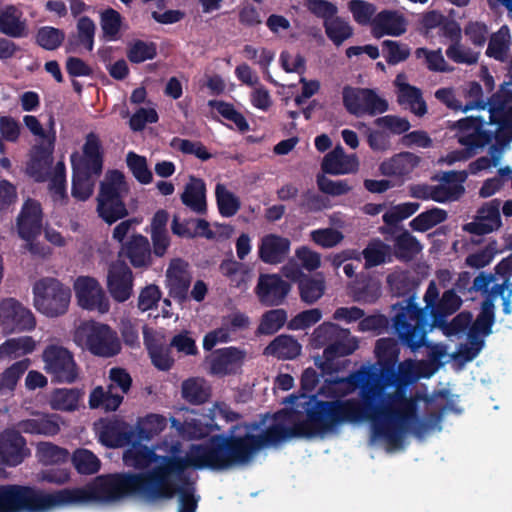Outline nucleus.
Instances as JSON below:
<instances>
[{"label": "nucleus", "instance_id": "57", "mask_svg": "<svg viewBox=\"0 0 512 512\" xmlns=\"http://www.w3.org/2000/svg\"><path fill=\"white\" fill-rule=\"evenodd\" d=\"M488 103V112L493 117L496 113L506 114L508 111L507 105L512 103V87L506 82L502 83L499 90L488 98Z\"/></svg>", "mask_w": 512, "mask_h": 512}, {"label": "nucleus", "instance_id": "47", "mask_svg": "<svg viewBox=\"0 0 512 512\" xmlns=\"http://www.w3.org/2000/svg\"><path fill=\"white\" fill-rule=\"evenodd\" d=\"M123 397L112 390H104L96 387L90 394L89 406L91 408H103L106 411H115L121 404Z\"/></svg>", "mask_w": 512, "mask_h": 512}, {"label": "nucleus", "instance_id": "7", "mask_svg": "<svg viewBox=\"0 0 512 512\" xmlns=\"http://www.w3.org/2000/svg\"><path fill=\"white\" fill-rule=\"evenodd\" d=\"M73 342L82 349L101 357H112L121 349L117 333L107 324L85 321L73 332Z\"/></svg>", "mask_w": 512, "mask_h": 512}, {"label": "nucleus", "instance_id": "9", "mask_svg": "<svg viewBox=\"0 0 512 512\" xmlns=\"http://www.w3.org/2000/svg\"><path fill=\"white\" fill-rule=\"evenodd\" d=\"M36 317L33 312L15 298H5L0 301V325L2 332H30L36 327Z\"/></svg>", "mask_w": 512, "mask_h": 512}, {"label": "nucleus", "instance_id": "25", "mask_svg": "<svg viewBox=\"0 0 512 512\" xmlns=\"http://www.w3.org/2000/svg\"><path fill=\"white\" fill-rule=\"evenodd\" d=\"M191 273L187 262L181 259L171 261L167 272L166 281L171 295L182 299L186 296L191 283Z\"/></svg>", "mask_w": 512, "mask_h": 512}, {"label": "nucleus", "instance_id": "35", "mask_svg": "<svg viewBox=\"0 0 512 512\" xmlns=\"http://www.w3.org/2000/svg\"><path fill=\"white\" fill-rule=\"evenodd\" d=\"M95 31V23L90 18L86 16L80 17L77 22L76 40H69L68 51L76 52L79 46L84 47L87 51H92Z\"/></svg>", "mask_w": 512, "mask_h": 512}, {"label": "nucleus", "instance_id": "37", "mask_svg": "<svg viewBox=\"0 0 512 512\" xmlns=\"http://www.w3.org/2000/svg\"><path fill=\"white\" fill-rule=\"evenodd\" d=\"M100 26L105 41H117L121 38L123 19L119 12L107 8L100 13Z\"/></svg>", "mask_w": 512, "mask_h": 512}, {"label": "nucleus", "instance_id": "53", "mask_svg": "<svg viewBox=\"0 0 512 512\" xmlns=\"http://www.w3.org/2000/svg\"><path fill=\"white\" fill-rule=\"evenodd\" d=\"M49 192L55 203L64 204L67 200V193L65 187V165L63 162H58L53 167L52 176L49 177Z\"/></svg>", "mask_w": 512, "mask_h": 512}, {"label": "nucleus", "instance_id": "41", "mask_svg": "<svg viewBox=\"0 0 512 512\" xmlns=\"http://www.w3.org/2000/svg\"><path fill=\"white\" fill-rule=\"evenodd\" d=\"M23 123L26 128L37 138L35 145H46L51 139V144H55L56 131L53 115L49 116L48 129H45L40 121L33 115H25Z\"/></svg>", "mask_w": 512, "mask_h": 512}, {"label": "nucleus", "instance_id": "55", "mask_svg": "<svg viewBox=\"0 0 512 512\" xmlns=\"http://www.w3.org/2000/svg\"><path fill=\"white\" fill-rule=\"evenodd\" d=\"M167 426L164 416L150 414L141 419L138 423V434L142 439H151L161 433Z\"/></svg>", "mask_w": 512, "mask_h": 512}, {"label": "nucleus", "instance_id": "24", "mask_svg": "<svg viewBox=\"0 0 512 512\" xmlns=\"http://www.w3.org/2000/svg\"><path fill=\"white\" fill-rule=\"evenodd\" d=\"M64 424L62 417L57 414L38 413L32 418L20 421L17 426L24 433L54 436Z\"/></svg>", "mask_w": 512, "mask_h": 512}, {"label": "nucleus", "instance_id": "42", "mask_svg": "<svg viewBox=\"0 0 512 512\" xmlns=\"http://www.w3.org/2000/svg\"><path fill=\"white\" fill-rule=\"evenodd\" d=\"M488 124L498 126L497 131L493 132V139L497 144L500 147L508 145L512 141V105L508 106L506 114L496 113L494 117L489 114Z\"/></svg>", "mask_w": 512, "mask_h": 512}, {"label": "nucleus", "instance_id": "12", "mask_svg": "<svg viewBox=\"0 0 512 512\" xmlns=\"http://www.w3.org/2000/svg\"><path fill=\"white\" fill-rule=\"evenodd\" d=\"M73 287L80 307L102 314L109 311V300L98 280L90 276H79Z\"/></svg>", "mask_w": 512, "mask_h": 512}, {"label": "nucleus", "instance_id": "58", "mask_svg": "<svg viewBox=\"0 0 512 512\" xmlns=\"http://www.w3.org/2000/svg\"><path fill=\"white\" fill-rule=\"evenodd\" d=\"M479 52L464 46L461 41L451 43L446 49V56L449 60L457 64L473 65L478 62Z\"/></svg>", "mask_w": 512, "mask_h": 512}, {"label": "nucleus", "instance_id": "2", "mask_svg": "<svg viewBox=\"0 0 512 512\" xmlns=\"http://www.w3.org/2000/svg\"><path fill=\"white\" fill-rule=\"evenodd\" d=\"M174 447L178 442L164 441L157 449L165 455H158L146 446L133 445L123 459L128 466L145 470L143 473L99 477L85 489L45 493L17 485L0 486V512H48L72 504L113 502L128 495L149 502L171 498L175 492L173 478L185 471L176 468Z\"/></svg>", "mask_w": 512, "mask_h": 512}, {"label": "nucleus", "instance_id": "54", "mask_svg": "<svg viewBox=\"0 0 512 512\" xmlns=\"http://www.w3.org/2000/svg\"><path fill=\"white\" fill-rule=\"evenodd\" d=\"M72 462L81 474H94L100 469V460L87 449H78L73 453Z\"/></svg>", "mask_w": 512, "mask_h": 512}, {"label": "nucleus", "instance_id": "62", "mask_svg": "<svg viewBox=\"0 0 512 512\" xmlns=\"http://www.w3.org/2000/svg\"><path fill=\"white\" fill-rule=\"evenodd\" d=\"M127 165L134 177L142 184H148L152 180V173L148 169L145 157L129 152L126 158Z\"/></svg>", "mask_w": 512, "mask_h": 512}, {"label": "nucleus", "instance_id": "50", "mask_svg": "<svg viewBox=\"0 0 512 512\" xmlns=\"http://www.w3.org/2000/svg\"><path fill=\"white\" fill-rule=\"evenodd\" d=\"M99 441L107 447H120L124 445L125 438L120 432V426L114 422L100 421L95 424Z\"/></svg>", "mask_w": 512, "mask_h": 512}, {"label": "nucleus", "instance_id": "11", "mask_svg": "<svg viewBox=\"0 0 512 512\" xmlns=\"http://www.w3.org/2000/svg\"><path fill=\"white\" fill-rule=\"evenodd\" d=\"M44 370L58 382L71 383L77 378V368L72 353L63 346L50 344L42 353Z\"/></svg>", "mask_w": 512, "mask_h": 512}, {"label": "nucleus", "instance_id": "61", "mask_svg": "<svg viewBox=\"0 0 512 512\" xmlns=\"http://www.w3.org/2000/svg\"><path fill=\"white\" fill-rule=\"evenodd\" d=\"M287 320V314L282 309H275L266 312L258 327L261 334H273L283 327Z\"/></svg>", "mask_w": 512, "mask_h": 512}, {"label": "nucleus", "instance_id": "18", "mask_svg": "<svg viewBox=\"0 0 512 512\" xmlns=\"http://www.w3.org/2000/svg\"><path fill=\"white\" fill-rule=\"evenodd\" d=\"M500 207V199H492L484 203L478 209L474 220L464 225V230L478 236L498 230L502 225Z\"/></svg>", "mask_w": 512, "mask_h": 512}, {"label": "nucleus", "instance_id": "40", "mask_svg": "<svg viewBox=\"0 0 512 512\" xmlns=\"http://www.w3.org/2000/svg\"><path fill=\"white\" fill-rule=\"evenodd\" d=\"M510 44L509 28L504 25L497 32L491 34L486 55L498 61H505L508 56Z\"/></svg>", "mask_w": 512, "mask_h": 512}, {"label": "nucleus", "instance_id": "29", "mask_svg": "<svg viewBox=\"0 0 512 512\" xmlns=\"http://www.w3.org/2000/svg\"><path fill=\"white\" fill-rule=\"evenodd\" d=\"M462 305V299L454 289L445 291L440 300L428 312L431 325L435 327L444 323V319L454 314Z\"/></svg>", "mask_w": 512, "mask_h": 512}, {"label": "nucleus", "instance_id": "38", "mask_svg": "<svg viewBox=\"0 0 512 512\" xmlns=\"http://www.w3.org/2000/svg\"><path fill=\"white\" fill-rule=\"evenodd\" d=\"M419 208L418 202H405L386 210V235L393 234L394 230H400L398 224L415 214Z\"/></svg>", "mask_w": 512, "mask_h": 512}, {"label": "nucleus", "instance_id": "43", "mask_svg": "<svg viewBox=\"0 0 512 512\" xmlns=\"http://www.w3.org/2000/svg\"><path fill=\"white\" fill-rule=\"evenodd\" d=\"M420 157L412 152H401L386 162V175H408L420 163Z\"/></svg>", "mask_w": 512, "mask_h": 512}, {"label": "nucleus", "instance_id": "23", "mask_svg": "<svg viewBox=\"0 0 512 512\" xmlns=\"http://www.w3.org/2000/svg\"><path fill=\"white\" fill-rule=\"evenodd\" d=\"M322 170L331 175H346L356 173L359 160L355 154H346L341 146H336L325 155L321 164Z\"/></svg>", "mask_w": 512, "mask_h": 512}, {"label": "nucleus", "instance_id": "31", "mask_svg": "<svg viewBox=\"0 0 512 512\" xmlns=\"http://www.w3.org/2000/svg\"><path fill=\"white\" fill-rule=\"evenodd\" d=\"M184 205L193 212L203 214L206 212V187L201 179L191 177L181 195Z\"/></svg>", "mask_w": 512, "mask_h": 512}, {"label": "nucleus", "instance_id": "10", "mask_svg": "<svg viewBox=\"0 0 512 512\" xmlns=\"http://www.w3.org/2000/svg\"><path fill=\"white\" fill-rule=\"evenodd\" d=\"M41 209L38 202L28 200L17 218V230L20 238L25 242V248L37 256H46L49 249L34 243V239L41 232Z\"/></svg>", "mask_w": 512, "mask_h": 512}, {"label": "nucleus", "instance_id": "49", "mask_svg": "<svg viewBox=\"0 0 512 512\" xmlns=\"http://www.w3.org/2000/svg\"><path fill=\"white\" fill-rule=\"evenodd\" d=\"M327 37L337 46L353 35V28L345 19L338 17L337 14L326 21L324 25Z\"/></svg>", "mask_w": 512, "mask_h": 512}, {"label": "nucleus", "instance_id": "21", "mask_svg": "<svg viewBox=\"0 0 512 512\" xmlns=\"http://www.w3.org/2000/svg\"><path fill=\"white\" fill-rule=\"evenodd\" d=\"M290 286L276 274H261L255 288L259 301L266 306L280 305Z\"/></svg>", "mask_w": 512, "mask_h": 512}, {"label": "nucleus", "instance_id": "13", "mask_svg": "<svg viewBox=\"0 0 512 512\" xmlns=\"http://www.w3.org/2000/svg\"><path fill=\"white\" fill-rule=\"evenodd\" d=\"M343 102L347 110L354 115H375L382 111L383 100L373 89L345 87Z\"/></svg>", "mask_w": 512, "mask_h": 512}, {"label": "nucleus", "instance_id": "34", "mask_svg": "<svg viewBox=\"0 0 512 512\" xmlns=\"http://www.w3.org/2000/svg\"><path fill=\"white\" fill-rule=\"evenodd\" d=\"M83 393L75 388L54 390L49 397V405L53 410L73 412L79 408Z\"/></svg>", "mask_w": 512, "mask_h": 512}, {"label": "nucleus", "instance_id": "26", "mask_svg": "<svg viewBox=\"0 0 512 512\" xmlns=\"http://www.w3.org/2000/svg\"><path fill=\"white\" fill-rule=\"evenodd\" d=\"M0 32L14 38L27 36V21L19 8L6 6L0 11Z\"/></svg>", "mask_w": 512, "mask_h": 512}, {"label": "nucleus", "instance_id": "22", "mask_svg": "<svg viewBox=\"0 0 512 512\" xmlns=\"http://www.w3.org/2000/svg\"><path fill=\"white\" fill-rule=\"evenodd\" d=\"M290 247L288 238L275 233L265 234L258 243V257L266 264H280L288 256Z\"/></svg>", "mask_w": 512, "mask_h": 512}, {"label": "nucleus", "instance_id": "44", "mask_svg": "<svg viewBox=\"0 0 512 512\" xmlns=\"http://www.w3.org/2000/svg\"><path fill=\"white\" fill-rule=\"evenodd\" d=\"M447 217L448 214L444 209L433 207L418 214L410 221L409 226L413 231L426 232L434 226L444 222Z\"/></svg>", "mask_w": 512, "mask_h": 512}, {"label": "nucleus", "instance_id": "19", "mask_svg": "<svg viewBox=\"0 0 512 512\" xmlns=\"http://www.w3.org/2000/svg\"><path fill=\"white\" fill-rule=\"evenodd\" d=\"M30 455L25 439L14 429L0 433V461L7 466H17Z\"/></svg>", "mask_w": 512, "mask_h": 512}, {"label": "nucleus", "instance_id": "56", "mask_svg": "<svg viewBox=\"0 0 512 512\" xmlns=\"http://www.w3.org/2000/svg\"><path fill=\"white\" fill-rule=\"evenodd\" d=\"M416 58H424L427 68L433 72H452L453 67L445 61L440 49L430 51L427 48L420 47L415 50Z\"/></svg>", "mask_w": 512, "mask_h": 512}, {"label": "nucleus", "instance_id": "46", "mask_svg": "<svg viewBox=\"0 0 512 512\" xmlns=\"http://www.w3.org/2000/svg\"><path fill=\"white\" fill-rule=\"evenodd\" d=\"M495 306L491 298H485L481 303V310L475 321L469 328L473 332L488 336L492 332V326L495 322Z\"/></svg>", "mask_w": 512, "mask_h": 512}, {"label": "nucleus", "instance_id": "45", "mask_svg": "<svg viewBox=\"0 0 512 512\" xmlns=\"http://www.w3.org/2000/svg\"><path fill=\"white\" fill-rule=\"evenodd\" d=\"M30 364L31 361L25 358L13 363L11 366L6 368L0 375V393H11L17 386L19 379L28 369Z\"/></svg>", "mask_w": 512, "mask_h": 512}, {"label": "nucleus", "instance_id": "27", "mask_svg": "<svg viewBox=\"0 0 512 512\" xmlns=\"http://www.w3.org/2000/svg\"><path fill=\"white\" fill-rule=\"evenodd\" d=\"M400 76L397 77V101L401 106L409 110L418 117L427 113V104L423 98L422 91L408 83H399Z\"/></svg>", "mask_w": 512, "mask_h": 512}, {"label": "nucleus", "instance_id": "6", "mask_svg": "<svg viewBox=\"0 0 512 512\" xmlns=\"http://www.w3.org/2000/svg\"><path fill=\"white\" fill-rule=\"evenodd\" d=\"M311 345L317 349L326 346L323 352L325 362L315 358V364L323 370L329 368L328 362L334 358L349 355L358 347L356 339L350 336L348 330L331 322H324L313 331Z\"/></svg>", "mask_w": 512, "mask_h": 512}, {"label": "nucleus", "instance_id": "51", "mask_svg": "<svg viewBox=\"0 0 512 512\" xmlns=\"http://www.w3.org/2000/svg\"><path fill=\"white\" fill-rule=\"evenodd\" d=\"M182 395L191 403H202L208 399L210 387L203 379H188L182 384Z\"/></svg>", "mask_w": 512, "mask_h": 512}, {"label": "nucleus", "instance_id": "32", "mask_svg": "<svg viewBox=\"0 0 512 512\" xmlns=\"http://www.w3.org/2000/svg\"><path fill=\"white\" fill-rule=\"evenodd\" d=\"M302 346L291 335L277 336L264 350V354L278 359H294L300 355Z\"/></svg>", "mask_w": 512, "mask_h": 512}, {"label": "nucleus", "instance_id": "39", "mask_svg": "<svg viewBox=\"0 0 512 512\" xmlns=\"http://www.w3.org/2000/svg\"><path fill=\"white\" fill-rule=\"evenodd\" d=\"M493 140V132L485 130L484 127L478 128L477 131L463 135H458V142L466 150L465 157H473L477 154L478 149H482Z\"/></svg>", "mask_w": 512, "mask_h": 512}, {"label": "nucleus", "instance_id": "16", "mask_svg": "<svg viewBox=\"0 0 512 512\" xmlns=\"http://www.w3.org/2000/svg\"><path fill=\"white\" fill-rule=\"evenodd\" d=\"M449 397L450 394L445 398L447 400L446 404L439 407L436 411L429 412L424 418H420L417 411L415 413V419L405 423L403 426V447L405 446V437L408 433L413 434L417 438H422L435 428L441 429L440 424L447 411L460 412V410L456 408L454 400L449 399Z\"/></svg>", "mask_w": 512, "mask_h": 512}, {"label": "nucleus", "instance_id": "17", "mask_svg": "<svg viewBox=\"0 0 512 512\" xmlns=\"http://www.w3.org/2000/svg\"><path fill=\"white\" fill-rule=\"evenodd\" d=\"M103 148L100 139L93 133L86 137L82 153L71 155L72 169L83 168V171L101 174L103 169Z\"/></svg>", "mask_w": 512, "mask_h": 512}, {"label": "nucleus", "instance_id": "14", "mask_svg": "<svg viewBox=\"0 0 512 512\" xmlns=\"http://www.w3.org/2000/svg\"><path fill=\"white\" fill-rule=\"evenodd\" d=\"M106 286L111 297L117 302H125L131 297L133 274L123 261L117 260L109 265Z\"/></svg>", "mask_w": 512, "mask_h": 512}, {"label": "nucleus", "instance_id": "30", "mask_svg": "<svg viewBox=\"0 0 512 512\" xmlns=\"http://www.w3.org/2000/svg\"><path fill=\"white\" fill-rule=\"evenodd\" d=\"M401 233L394 237L393 255L402 262L412 261L422 250L418 239L400 226Z\"/></svg>", "mask_w": 512, "mask_h": 512}, {"label": "nucleus", "instance_id": "1", "mask_svg": "<svg viewBox=\"0 0 512 512\" xmlns=\"http://www.w3.org/2000/svg\"><path fill=\"white\" fill-rule=\"evenodd\" d=\"M356 390H359L360 401L347 399L313 405L312 399L305 401V420H301L298 412L283 410L265 418L266 430L256 424H239L231 428L228 436H213L204 444H192L182 449L178 442V447L172 450L176 455V468L228 469L248 463L263 447L276 446L296 436L324 437L346 423H368L369 445H381L384 440V366L380 362L363 365L332 386V391L339 397Z\"/></svg>", "mask_w": 512, "mask_h": 512}, {"label": "nucleus", "instance_id": "4", "mask_svg": "<svg viewBox=\"0 0 512 512\" xmlns=\"http://www.w3.org/2000/svg\"><path fill=\"white\" fill-rule=\"evenodd\" d=\"M386 283L391 292L390 314L394 333L403 345L415 353L424 343L430 315L415 302V284L407 274H390Z\"/></svg>", "mask_w": 512, "mask_h": 512}, {"label": "nucleus", "instance_id": "20", "mask_svg": "<svg viewBox=\"0 0 512 512\" xmlns=\"http://www.w3.org/2000/svg\"><path fill=\"white\" fill-rule=\"evenodd\" d=\"M55 144L51 139L46 145H34L26 165V173L35 181L43 182L52 176L53 152Z\"/></svg>", "mask_w": 512, "mask_h": 512}, {"label": "nucleus", "instance_id": "15", "mask_svg": "<svg viewBox=\"0 0 512 512\" xmlns=\"http://www.w3.org/2000/svg\"><path fill=\"white\" fill-rule=\"evenodd\" d=\"M247 352L238 347H226L213 352L208 358L209 372L216 376L236 374L247 359Z\"/></svg>", "mask_w": 512, "mask_h": 512}, {"label": "nucleus", "instance_id": "64", "mask_svg": "<svg viewBox=\"0 0 512 512\" xmlns=\"http://www.w3.org/2000/svg\"><path fill=\"white\" fill-rule=\"evenodd\" d=\"M348 9L353 19L361 25L370 23L376 13L375 6L365 0H350Z\"/></svg>", "mask_w": 512, "mask_h": 512}, {"label": "nucleus", "instance_id": "59", "mask_svg": "<svg viewBox=\"0 0 512 512\" xmlns=\"http://www.w3.org/2000/svg\"><path fill=\"white\" fill-rule=\"evenodd\" d=\"M310 238L322 248H333L343 241L344 235L341 231L329 227L311 231Z\"/></svg>", "mask_w": 512, "mask_h": 512}, {"label": "nucleus", "instance_id": "36", "mask_svg": "<svg viewBox=\"0 0 512 512\" xmlns=\"http://www.w3.org/2000/svg\"><path fill=\"white\" fill-rule=\"evenodd\" d=\"M99 174L83 171V168L73 169L72 196L79 200H87L94 191L95 181Z\"/></svg>", "mask_w": 512, "mask_h": 512}, {"label": "nucleus", "instance_id": "33", "mask_svg": "<svg viewBox=\"0 0 512 512\" xmlns=\"http://www.w3.org/2000/svg\"><path fill=\"white\" fill-rule=\"evenodd\" d=\"M125 253L130 263L135 268L147 267L151 263L150 244L146 237L135 235L125 248Z\"/></svg>", "mask_w": 512, "mask_h": 512}, {"label": "nucleus", "instance_id": "48", "mask_svg": "<svg viewBox=\"0 0 512 512\" xmlns=\"http://www.w3.org/2000/svg\"><path fill=\"white\" fill-rule=\"evenodd\" d=\"M215 196L219 212L222 216L231 217L240 209L239 198L224 184L218 183L216 185Z\"/></svg>", "mask_w": 512, "mask_h": 512}, {"label": "nucleus", "instance_id": "52", "mask_svg": "<svg viewBox=\"0 0 512 512\" xmlns=\"http://www.w3.org/2000/svg\"><path fill=\"white\" fill-rule=\"evenodd\" d=\"M36 457L46 465L65 462L69 457V452L51 442H40L36 448Z\"/></svg>", "mask_w": 512, "mask_h": 512}, {"label": "nucleus", "instance_id": "5", "mask_svg": "<svg viewBox=\"0 0 512 512\" xmlns=\"http://www.w3.org/2000/svg\"><path fill=\"white\" fill-rule=\"evenodd\" d=\"M129 187L123 173L117 170L107 171L100 182L97 196L98 215L108 224H112L128 215L124 203Z\"/></svg>", "mask_w": 512, "mask_h": 512}, {"label": "nucleus", "instance_id": "8", "mask_svg": "<svg viewBox=\"0 0 512 512\" xmlns=\"http://www.w3.org/2000/svg\"><path fill=\"white\" fill-rule=\"evenodd\" d=\"M71 299L69 288L54 278H43L33 286V305L47 317H58L67 312Z\"/></svg>", "mask_w": 512, "mask_h": 512}, {"label": "nucleus", "instance_id": "63", "mask_svg": "<svg viewBox=\"0 0 512 512\" xmlns=\"http://www.w3.org/2000/svg\"><path fill=\"white\" fill-rule=\"evenodd\" d=\"M465 193L463 185H432L431 200L438 203L456 201Z\"/></svg>", "mask_w": 512, "mask_h": 512}, {"label": "nucleus", "instance_id": "28", "mask_svg": "<svg viewBox=\"0 0 512 512\" xmlns=\"http://www.w3.org/2000/svg\"><path fill=\"white\" fill-rule=\"evenodd\" d=\"M37 345V341L27 335L8 338L0 344V360H13L32 354Z\"/></svg>", "mask_w": 512, "mask_h": 512}, {"label": "nucleus", "instance_id": "60", "mask_svg": "<svg viewBox=\"0 0 512 512\" xmlns=\"http://www.w3.org/2000/svg\"><path fill=\"white\" fill-rule=\"evenodd\" d=\"M156 56V47L151 42L133 41L127 49V57L132 63H141Z\"/></svg>", "mask_w": 512, "mask_h": 512}, {"label": "nucleus", "instance_id": "3", "mask_svg": "<svg viewBox=\"0 0 512 512\" xmlns=\"http://www.w3.org/2000/svg\"><path fill=\"white\" fill-rule=\"evenodd\" d=\"M428 368L425 361L405 359L386 368V388H394V392H386V452L403 449V426L407 421L415 419L420 402L427 407L432 405L436 398H447L449 390L442 389L429 395L416 390L408 396V390L421 377H429L434 369L423 372Z\"/></svg>", "mask_w": 512, "mask_h": 512}]
</instances>
